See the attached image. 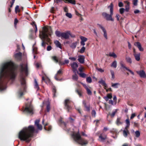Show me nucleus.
<instances>
[{
  "mask_svg": "<svg viewBox=\"0 0 146 146\" xmlns=\"http://www.w3.org/2000/svg\"><path fill=\"white\" fill-rule=\"evenodd\" d=\"M17 66L12 61L4 64L0 70V91L5 89L8 79L13 80L17 76Z\"/></svg>",
  "mask_w": 146,
  "mask_h": 146,
  "instance_id": "obj_1",
  "label": "nucleus"
},
{
  "mask_svg": "<svg viewBox=\"0 0 146 146\" xmlns=\"http://www.w3.org/2000/svg\"><path fill=\"white\" fill-rule=\"evenodd\" d=\"M37 129H35L34 127L32 125L28 127L23 128L20 131L18 135V137L21 141H25L26 143H29L31 139L35 133H38Z\"/></svg>",
  "mask_w": 146,
  "mask_h": 146,
  "instance_id": "obj_2",
  "label": "nucleus"
},
{
  "mask_svg": "<svg viewBox=\"0 0 146 146\" xmlns=\"http://www.w3.org/2000/svg\"><path fill=\"white\" fill-rule=\"evenodd\" d=\"M42 29L43 30V31H40L39 36L42 40L41 46L45 48L46 44L48 45L51 44V40L48 37V35L51 36L52 33V32L51 30V32L48 33V29L45 27H43Z\"/></svg>",
  "mask_w": 146,
  "mask_h": 146,
  "instance_id": "obj_3",
  "label": "nucleus"
},
{
  "mask_svg": "<svg viewBox=\"0 0 146 146\" xmlns=\"http://www.w3.org/2000/svg\"><path fill=\"white\" fill-rule=\"evenodd\" d=\"M72 136L75 141L82 145H87L88 143L87 140L81 137L79 131L76 133H73Z\"/></svg>",
  "mask_w": 146,
  "mask_h": 146,
  "instance_id": "obj_4",
  "label": "nucleus"
},
{
  "mask_svg": "<svg viewBox=\"0 0 146 146\" xmlns=\"http://www.w3.org/2000/svg\"><path fill=\"white\" fill-rule=\"evenodd\" d=\"M113 4L111 3L108 7V8L110 9V15L106 12H103L102 14L103 17L107 21H114L113 19L112 18V16L113 15Z\"/></svg>",
  "mask_w": 146,
  "mask_h": 146,
  "instance_id": "obj_5",
  "label": "nucleus"
},
{
  "mask_svg": "<svg viewBox=\"0 0 146 146\" xmlns=\"http://www.w3.org/2000/svg\"><path fill=\"white\" fill-rule=\"evenodd\" d=\"M23 112L28 114L30 115L33 114L34 113L33 107L30 103H28L26 104Z\"/></svg>",
  "mask_w": 146,
  "mask_h": 146,
  "instance_id": "obj_6",
  "label": "nucleus"
},
{
  "mask_svg": "<svg viewBox=\"0 0 146 146\" xmlns=\"http://www.w3.org/2000/svg\"><path fill=\"white\" fill-rule=\"evenodd\" d=\"M21 84L23 89H21L19 91V94L20 96H22L23 95V92L25 91L26 88V82L25 78L23 76V74L21 76Z\"/></svg>",
  "mask_w": 146,
  "mask_h": 146,
  "instance_id": "obj_7",
  "label": "nucleus"
},
{
  "mask_svg": "<svg viewBox=\"0 0 146 146\" xmlns=\"http://www.w3.org/2000/svg\"><path fill=\"white\" fill-rule=\"evenodd\" d=\"M70 103V101L68 99L65 100L64 102V108L66 110L67 112H70L72 109V107L71 106L69 105V104Z\"/></svg>",
  "mask_w": 146,
  "mask_h": 146,
  "instance_id": "obj_8",
  "label": "nucleus"
},
{
  "mask_svg": "<svg viewBox=\"0 0 146 146\" xmlns=\"http://www.w3.org/2000/svg\"><path fill=\"white\" fill-rule=\"evenodd\" d=\"M64 1L65 3H70L73 4H75V0H54V3L58 4Z\"/></svg>",
  "mask_w": 146,
  "mask_h": 146,
  "instance_id": "obj_9",
  "label": "nucleus"
},
{
  "mask_svg": "<svg viewBox=\"0 0 146 146\" xmlns=\"http://www.w3.org/2000/svg\"><path fill=\"white\" fill-rule=\"evenodd\" d=\"M82 103L85 108L84 110L88 112H90V108H92L91 107L90 104H87L86 101L84 100L82 101Z\"/></svg>",
  "mask_w": 146,
  "mask_h": 146,
  "instance_id": "obj_10",
  "label": "nucleus"
},
{
  "mask_svg": "<svg viewBox=\"0 0 146 146\" xmlns=\"http://www.w3.org/2000/svg\"><path fill=\"white\" fill-rule=\"evenodd\" d=\"M19 66L20 68L21 72L22 73L23 72H24L26 75L27 76L28 74V67L27 64H26L25 67H24L23 64H20Z\"/></svg>",
  "mask_w": 146,
  "mask_h": 146,
  "instance_id": "obj_11",
  "label": "nucleus"
},
{
  "mask_svg": "<svg viewBox=\"0 0 146 146\" xmlns=\"http://www.w3.org/2000/svg\"><path fill=\"white\" fill-rule=\"evenodd\" d=\"M70 31H67L66 32H62L61 38L65 39H68L69 37Z\"/></svg>",
  "mask_w": 146,
  "mask_h": 146,
  "instance_id": "obj_12",
  "label": "nucleus"
},
{
  "mask_svg": "<svg viewBox=\"0 0 146 146\" xmlns=\"http://www.w3.org/2000/svg\"><path fill=\"white\" fill-rule=\"evenodd\" d=\"M98 25L99 26V27L102 30L104 33V37L106 38V39H108V37L107 36V32L106 30L101 25L98 24Z\"/></svg>",
  "mask_w": 146,
  "mask_h": 146,
  "instance_id": "obj_13",
  "label": "nucleus"
},
{
  "mask_svg": "<svg viewBox=\"0 0 146 146\" xmlns=\"http://www.w3.org/2000/svg\"><path fill=\"white\" fill-rule=\"evenodd\" d=\"M137 72L141 78H146V74L145 72L143 70H141L137 71Z\"/></svg>",
  "mask_w": 146,
  "mask_h": 146,
  "instance_id": "obj_14",
  "label": "nucleus"
},
{
  "mask_svg": "<svg viewBox=\"0 0 146 146\" xmlns=\"http://www.w3.org/2000/svg\"><path fill=\"white\" fill-rule=\"evenodd\" d=\"M22 56V54L20 52L16 53L14 55V56L15 58L17 60L19 61L21 60Z\"/></svg>",
  "mask_w": 146,
  "mask_h": 146,
  "instance_id": "obj_15",
  "label": "nucleus"
},
{
  "mask_svg": "<svg viewBox=\"0 0 146 146\" xmlns=\"http://www.w3.org/2000/svg\"><path fill=\"white\" fill-rule=\"evenodd\" d=\"M99 137L100 139V141L102 142H103L105 140L107 139V135L103 133L101 134Z\"/></svg>",
  "mask_w": 146,
  "mask_h": 146,
  "instance_id": "obj_16",
  "label": "nucleus"
},
{
  "mask_svg": "<svg viewBox=\"0 0 146 146\" xmlns=\"http://www.w3.org/2000/svg\"><path fill=\"white\" fill-rule=\"evenodd\" d=\"M120 65L121 67L125 69L126 70H127L128 71H129L131 74L133 75H134V72L131 70L128 69L125 66V65L123 64V62L122 61H121L120 63Z\"/></svg>",
  "mask_w": 146,
  "mask_h": 146,
  "instance_id": "obj_17",
  "label": "nucleus"
},
{
  "mask_svg": "<svg viewBox=\"0 0 146 146\" xmlns=\"http://www.w3.org/2000/svg\"><path fill=\"white\" fill-rule=\"evenodd\" d=\"M71 66L73 69V71L75 72L77 70V68L78 67V65L76 62H73L71 65Z\"/></svg>",
  "mask_w": 146,
  "mask_h": 146,
  "instance_id": "obj_18",
  "label": "nucleus"
},
{
  "mask_svg": "<svg viewBox=\"0 0 146 146\" xmlns=\"http://www.w3.org/2000/svg\"><path fill=\"white\" fill-rule=\"evenodd\" d=\"M134 45L136 46L141 51H143L144 50L142 46L141 43L139 42H135L134 43Z\"/></svg>",
  "mask_w": 146,
  "mask_h": 146,
  "instance_id": "obj_19",
  "label": "nucleus"
},
{
  "mask_svg": "<svg viewBox=\"0 0 146 146\" xmlns=\"http://www.w3.org/2000/svg\"><path fill=\"white\" fill-rule=\"evenodd\" d=\"M75 92L79 95V97H81L82 94L83 92L82 89L80 88H76L75 90Z\"/></svg>",
  "mask_w": 146,
  "mask_h": 146,
  "instance_id": "obj_20",
  "label": "nucleus"
},
{
  "mask_svg": "<svg viewBox=\"0 0 146 146\" xmlns=\"http://www.w3.org/2000/svg\"><path fill=\"white\" fill-rule=\"evenodd\" d=\"M112 97V94L111 93L108 94H107L106 96L104 97V98L105 100L106 101H108L109 99H111Z\"/></svg>",
  "mask_w": 146,
  "mask_h": 146,
  "instance_id": "obj_21",
  "label": "nucleus"
},
{
  "mask_svg": "<svg viewBox=\"0 0 146 146\" xmlns=\"http://www.w3.org/2000/svg\"><path fill=\"white\" fill-rule=\"evenodd\" d=\"M60 122L61 123L63 124V125L64 126V130L68 132L70 130V129H67L66 128L67 124L66 123L64 122L63 121H62V120H60Z\"/></svg>",
  "mask_w": 146,
  "mask_h": 146,
  "instance_id": "obj_22",
  "label": "nucleus"
},
{
  "mask_svg": "<svg viewBox=\"0 0 146 146\" xmlns=\"http://www.w3.org/2000/svg\"><path fill=\"white\" fill-rule=\"evenodd\" d=\"M128 128H127V129H126L125 127L124 130L123 131V135L124 137H127L128 134L129 133V131L128 130Z\"/></svg>",
  "mask_w": 146,
  "mask_h": 146,
  "instance_id": "obj_23",
  "label": "nucleus"
},
{
  "mask_svg": "<svg viewBox=\"0 0 146 146\" xmlns=\"http://www.w3.org/2000/svg\"><path fill=\"white\" fill-rule=\"evenodd\" d=\"M125 3L126 4L125 6V11L128 12L129 10L130 3L127 1H125Z\"/></svg>",
  "mask_w": 146,
  "mask_h": 146,
  "instance_id": "obj_24",
  "label": "nucleus"
},
{
  "mask_svg": "<svg viewBox=\"0 0 146 146\" xmlns=\"http://www.w3.org/2000/svg\"><path fill=\"white\" fill-rule=\"evenodd\" d=\"M78 60L79 62L81 64H83L84 62V57L83 56H79Z\"/></svg>",
  "mask_w": 146,
  "mask_h": 146,
  "instance_id": "obj_25",
  "label": "nucleus"
},
{
  "mask_svg": "<svg viewBox=\"0 0 146 146\" xmlns=\"http://www.w3.org/2000/svg\"><path fill=\"white\" fill-rule=\"evenodd\" d=\"M54 43L57 47H58L61 49H62V46L61 44L57 40L55 41H54Z\"/></svg>",
  "mask_w": 146,
  "mask_h": 146,
  "instance_id": "obj_26",
  "label": "nucleus"
},
{
  "mask_svg": "<svg viewBox=\"0 0 146 146\" xmlns=\"http://www.w3.org/2000/svg\"><path fill=\"white\" fill-rule=\"evenodd\" d=\"M56 91L57 90L55 87L54 86H53L52 87V92L54 98L56 97Z\"/></svg>",
  "mask_w": 146,
  "mask_h": 146,
  "instance_id": "obj_27",
  "label": "nucleus"
},
{
  "mask_svg": "<svg viewBox=\"0 0 146 146\" xmlns=\"http://www.w3.org/2000/svg\"><path fill=\"white\" fill-rule=\"evenodd\" d=\"M34 87L37 90H39L40 89L39 85L36 79L34 80Z\"/></svg>",
  "mask_w": 146,
  "mask_h": 146,
  "instance_id": "obj_28",
  "label": "nucleus"
},
{
  "mask_svg": "<svg viewBox=\"0 0 146 146\" xmlns=\"http://www.w3.org/2000/svg\"><path fill=\"white\" fill-rule=\"evenodd\" d=\"M133 55L135 58V60L137 61H139L140 60V53L138 54H134Z\"/></svg>",
  "mask_w": 146,
  "mask_h": 146,
  "instance_id": "obj_29",
  "label": "nucleus"
},
{
  "mask_svg": "<svg viewBox=\"0 0 146 146\" xmlns=\"http://www.w3.org/2000/svg\"><path fill=\"white\" fill-rule=\"evenodd\" d=\"M48 123H46L45 124H44V129L46 131H49L51 129H52V126H49L48 127V128H47V127L46 126L48 125Z\"/></svg>",
  "mask_w": 146,
  "mask_h": 146,
  "instance_id": "obj_30",
  "label": "nucleus"
},
{
  "mask_svg": "<svg viewBox=\"0 0 146 146\" xmlns=\"http://www.w3.org/2000/svg\"><path fill=\"white\" fill-rule=\"evenodd\" d=\"M98 83L104 86V88L107 87V84H106L105 81L102 79H101L98 82Z\"/></svg>",
  "mask_w": 146,
  "mask_h": 146,
  "instance_id": "obj_31",
  "label": "nucleus"
},
{
  "mask_svg": "<svg viewBox=\"0 0 146 146\" xmlns=\"http://www.w3.org/2000/svg\"><path fill=\"white\" fill-rule=\"evenodd\" d=\"M125 122L126 124V125L125 127V129L129 128L130 125V122L129 119H127L125 121Z\"/></svg>",
  "mask_w": 146,
  "mask_h": 146,
  "instance_id": "obj_32",
  "label": "nucleus"
},
{
  "mask_svg": "<svg viewBox=\"0 0 146 146\" xmlns=\"http://www.w3.org/2000/svg\"><path fill=\"white\" fill-rule=\"evenodd\" d=\"M121 117H118L117 118L116 121V124L117 125H119L122 124L123 122L121 121Z\"/></svg>",
  "mask_w": 146,
  "mask_h": 146,
  "instance_id": "obj_33",
  "label": "nucleus"
},
{
  "mask_svg": "<svg viewBox=\"0 0 146 146\" xmlns=\"http://www.w3.org/2000/svg\"><path fill=\"white\" fill-rule=\"evenodd\" d=\"M85 88L87 91V93L88 94V95H91L92 94V92L88 88L86 85H85Z\"/></svg>",
  "mask_w": 146,
  "mask_h": 146,
  "instance_id": "obj_34",
  "label": "nucleus"
},
{
  "mask_svg": "<svg viewBox=\"0 0 146 146\" xmlns=\"http://www.w3.org/2000/svg\"><path fill=\"white\" fill-rule=\"evenodd\" d=\"M120 85V84L119 83H111V87L115 88H117L118 86Z\"/></svg>",
  "mask_w": 146,
  "mask_h": 146,
  "instance_id": "obj_35",
  "label": "nucleus"
},
{
  "mask_svg": "<svg viewBox=\"0 0 146 146\" xmlns=\"http://www.w3.org/2000/svg\"><path fill=\"white\" fill-rule=\"evenodd\" d=\"M125 60L128 63H129L130 64H131L132 63V60L131 58L129 56H126Z\"/></svg>",
  "mask_w": 146,
  "mask_h": 146,
  "instance_id": "obj_36",
  "label": "nucleus"
},
{
  "mask_svg": "<svg viewBox=\"0 0 146 146\" xmlns=\"http://www.w3.org/2000/svg\"><path fill=\"white\" fill-rule=\"evenodd\" d=\"M77 44V42H73L70 46V47L73 49H74L76 48Z\"/></svg>",
  "mask_w": 146,
  "mask_h": 146,
  "instance_id": "obj_37",
  "label": "nucleus"
},
{
  "mask_svg": "<svg viewBox=\"0 0 146 146\" xmlns=\"http://www.w3.org/2000/svg\"><path fill=\"white\" fill-rule=\"evenodd\" d=\"M55 33L56 36L58 37H61V35L62 32H61L60 31H56L55 32Z\"/></svg>",
  "mask_w": 146,
  "mask_h": 146,
  "instance_id": "obj_38",
  "label": "nucleus"
},
{
  "mask_svg": "<svg viewBox=\"0 0 146 146\" xmlns=\"http://www.w3.org/2000/svg\"><path fill=\"white\" fill-rule=\"evenodd\" d=\"M74 72L75 73V74L72 75V78L74 80L77 81L78 79V76L76 74V72Z\"/></svg>",
  "mask_w": 146,
  "mask_h": 146,
  "instance_id": "obj_39",
  "label": "nucleus"
},
{
  "mask_svg": "<svg viewBox=\"0 0 146 146\" xmlns=\"http://www.w3.org/2000/svg\"><path fill=\"white\" fill-rule=\"evenodd\" d=\"M117 62L116 60L114 61L112 63L111 66L113 67L114 68H116L117 67Z\"/></svg>",
  "mask_w": 146,
  "mask_h": 146,
  "instance_id": "obj_40",
  "label": "nucleus"
},
{
  "mask_svg": "<svg viewBox=\"0 0 146 146\" xmlns=\"http://www.w3.org/2000/svg\"><path fill=\"white\" fill-rule=\"evenodd\" d=\"M46 109L47 112H49L50 110V104L48 102H47Z\"/></svg>",
  "mask_w": 146,
  "mask_h": 146,
  "instance_id": "obj_41",
  "label": "nucleus"
},
{
  "mask_svg": "<svg viewBox=\"0 0 146 146\" xmlns=\"http://www.w3.org/2000/svg\"><path fill=\"white\" fill-rule=\"evenodd\" d=\"M109 56H110L113 57L114 58H116L117 56L116 54L114 52H113L112 53H110L109 54Z\"/></svg>",
  "mask_w": 146,
  "mask_h": 146,
  "instance_id": "obj_42",
  "label": "nucleus"
},
{
  "mask_svg": "<svg viewBox=\"0 0 146 146\" xmlns=\"http://www.w3.org/2000/svg\"><path fill=\"white\" fill-rule=\"evenodd\" d=\"M80 39L81 41L84 42L88 40L87 38L83 36H81L80 37Z\"/></svg>",
  "mask_w": 146,
  "mask_h": 146,
  "instance_id": "obj_43",
  "label": "nucleus"
},
{
  "mask_svg": "<svg viewBox=\"0 0 146 146\" xmlns=\"http://www.w3.org/2000/svg\"><path fill=\"white\" fill-rule=\"evenodd\" d=\"M80 76L83 78H85L86 76V74L84 73H80L78 74Z\"/></svg>",
  "mask_w": 146,
  "mask_h": 146,
  "instance_id": "obj_44",
  "label": "nucleus"
},
{
  "mask_svg": "<svg viewBox=\"0 0 146 146\" xmlns=\"http://www.w3.org/2000/svg\"><path fill=\"white\" fill-rule=\"evenodd\" d=\"M118 110L117 109H115V111L112 112V113L111 114V116L112 117H113L115 115V114L117 112Z\"/></svg>",
  "mask_w": 146,
  "mask_h": 146,
  "instance_id": "obj_45",
  "label": "nucleus"
},
{
  "mask_svg": "<svg viewBox=\"0 0 146 146\" xmlns=\"http://www.w3.org/2000/svg\"><path fill=\"white\" fill-rule=\"evenodd\" d=\"M135 136L137 137H139L140 136V133L138 131H136L135 132Z\"/></svg>",
  "mask_w": 146,
  "mask_h": 146,
  "instance_id": "obj_46",
  "label": "nucleus"
},
{
  "mask_svg": "<svg viewBox=\"0 0 146 146\" xmlns=\"http://www.w3.org/2000/svg\"><path fill=\"white\" fill-rule=\"evenodd\" d=\"M86 81L88 83H91L92 82L91 78L90 77H88L86 78Z\"/></svg>",
  "mask_w": 146,
  "mask_h": 146,
  "instance_id": "obj_47",
  "label": "nucleus"
},
{
  "mask_svg": "<svg viewBox=\"0 0 146 146\" xmlns=\"http://www.w3.org/2000/svg\"><path fill=\"white\" fill-rule=\"evenodd\" d=\"M110 72L112 76V78L113 79L115 78L114 72L112 70H111Z\"/></svg>",
  "mask_w": 146,
  "mask_h": 146,
  "instance_id": "obj_48",
  "label": "nucleus"
},
{
  "mask_svg": "<svg viewBox=\"0 0 146 146\" xmlns=\"http://www.w3.org/2000/svg\"><path fill=\"white\" fill-rule=\"evenodd\" d=\"M66 15L70 18H72V14L70 13H67L66 14Z\"/></svg>",
  "mask_w": 146,
  "mask_h": 146,
  "instance_id": "obj_49",
  "label": "nucleus"
},
{
  "mask_svg": "<svg viewBox=\"0 0 146 146\" xmlns=\"http://www.w3.org/2000/svg\"><path fill=\"white\" fill-rule=\"evenodd\" d=\"M91 114L92 116L95 117L96 114V113L95 111L94 110H93L92 111Z\"/></svg>",
  "mask_w": 146,
  "mask_h": 146,
  "instance_id": "obj_50",
  "label": "nucleus"
},
{
  "mask_svg": "<svg viewBox=\"0 0 146 146\" xmlns=\"http://www.w3.org/2000/svg\"><path fill=\"white\" fill-rule=\"evenodd\" d=\"M85 50V48L83 46L82 47L80 50V53H82L84 52Z\"/></svg>",
  "mask_w": 146,
  "mask_h": 146,
  "instance_id": "obj_51",
  "label": "nucleus"
},
{
  "mask_svg": "<svg viewBox=\"0 0 146 146\" xmlns=\"http://www.w3.org/2000/svg\"><path fill=\"white\" fill-rule=\"evenodd\" d=\"M40 121L39 119H36L35 121V125L36 126L39 124V123Z\"/></svg>",
  "mask_w": 146,
  "mask_h": 146,
  "instance_id": "obj_52",
  "label": "nucleus"
},
{
  "mask_svg": "<svg viewBox=\"0 0 146 146\" xmlns=\"http://www.w3.org/2000/svg\"><path fill=\"white\" fill-rule=\"evenodd\" d=\"M125 9L123 8H121L119 9V12L121 14H122L124 13Z\"/></svg>",
  "mask_w": 146,
  "mask_h": 146,
  "instance_id": "obj_53",
  "label": "nucleus"
},
{
  "mask_svg": "<svg viewBox=\"0 0 146 146\" xmlns=\"http://www.w3.org/2000/svg\"><path fill=\"white\" fill-rule=\"evenodd\" d=\"M84 69L83 67H81L79 68L78 70L80 73H82L83 72V70Z\"/></svg>",
  "mask_w": 146,
  "mask_h": 146,
  "instance_id": "obj_54",
  "label": "nucleus"
},
{
  "mask_svg": "<svg viewBox=\"0 0 146 146\" xmlns=\"http://www.w3.org/2000/svg\"><path fill=\"white\" fill-rule=\"evenodd\" d=\"M133 4L135 6H137V4L138 0H133Z\"/></svg>",
  "mask_w": 146,
  "mask_h": 146,
  "instance_id": "obj_55",
  "label": "nucleus"
},
{
  "mask_svg": "<svg viewBox=\"0 0 146 146\" xmlns=\"http://www.w3.org/2000/svg\"><path fill=\"white\" fill-rule=\"evenodd\" d=\"M38 128V129L40 130H41L42 129V127L41 125L40 124H38V125H37L36 126Z\"/></svg>",
  "mask_w": 146,
  "mask_h": 146,
  "instance_id": "obj_56",
  "label": "nucleus"
},
{
  "mask_svg": "<svg viewBox=\"0 0 146 146\" xmlns=\"http://www.w3.org/2000/svg\"><path fill=\"white\" fill-rule=\"evenodd\" d=\"M52 59L56 62H58V60L56 56H54L52 57Z\"/></svg>",
  "mask_w": 146,
  "mask_h": 146,
  "instance_id": "obj_57",
  "label": "nucleus"
},
{
  "mask_svg": "<svg viewBox=\"0 0 146 146\" xmlns=\"http://www.w3.org/2000/svg\"><path fill=\"white\" fill-rule=\"evenodd\" d=\"M62 72L61 69H60L59 70H58L57 72V74H56V75H61L62 74Z\"/></svg>",
  "mask_w": 146,
  "mask_h": 146,
  "instance_id": "obj_58",
  "label": "nucleus"
},
{
  "mask_svg": "<svg viewBox=\"0 0 146 146\" xmlns=\"http://www.w3.org/2000/svg\"><path fill=\"white\" fill-rule=\"evenodd\" d=\"M19 7L18 5H17L16 7H15V11L16 12H20V10L19 9Z\"/></svg>",
  "mask_w": 146,
  "mask_h": 146,
  "instance_id": "obj_59",
  "label": "nucleus"
},
{
  "mask_svg": "<svg viewBox=\"0 0 146 146\" xmlns=\"http://www.w3.org/2000/svg\"><path fill=\"white\" fill-rule=\"evenodd\" d=\"M52 49V47L50 45L48 46L46 48L47 50L48 51Z\"/></svg>",
  "mask_w": 146,
  "mask_h": 146,
  "instance_id": "obj_60",
  "label": "nucleus"
},
{
  "mask_svg": "<svg viewBox=\"0 0 146 146\" xmlns=\"http://www.w3.org/2000/svg\"><path fill=\"white\" fill-rule=\"evenodd\" d=\"M96 69L98 70V71L99 72H104V70H103L101 68H98L97 67L96 68Z\"/></svg>",
  "mask_w": 146,
  "mask_h": 146,
  "instance_id": "obj_61",
  "label": "nucleus"
},
{
  "mask_svg": "<svg viewBox=\"0 0 146 146\" xmlns=\"http://www.w3.org/2000/svg\"><path fill=\"white\" fill-rule=\"evenodd\" d=\"M18 21L17 18H15L14 20V24L15 26L16 25L17 23H18Z\"/></svg>",
  "mask_w": 146,
  "mask_h": 146,
  "instance_id": "obj_62",
  "label": "nucleus"
},
{
  "mask_svg": "<svg viewBox=\"0 0 146 146\" xmlns=\"http://www.w3.org/2000/svg\"><path fill=\"white\" fill-rule=\"evenodd\" d=\"M136 116V115L135 113H132L131 116L130 117V119H133L135 116Z\"/></svg>",
  "mask_w": 146,
  "mask_h": 146,
  "instance_id": "obj_63",
  "label": "nucleus"
},
{
  "mask_svg": "<svg viewBox=\"0 0 146 146\" xmlns=\"http://www.w3.org/2000/svg\"><path fill=\"white\" fill-rule=\"evenodd\" d=\"M118 6L120 7H122L123 6V4L121 2H119L118 3Z\"/></svg>",
  "mask_w": 146,
  "mask_h": 146,
  "instance_id": "obj_64",
  "label": "nucleus"
}]
</instances>
